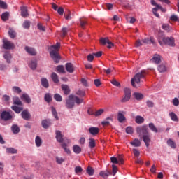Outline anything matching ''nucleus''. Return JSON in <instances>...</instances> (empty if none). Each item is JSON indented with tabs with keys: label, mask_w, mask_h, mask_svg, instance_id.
Listing matches in <instances>:
<instances>
[{
	"label": "nucleus",
	"mask_w": 179,
	"mask_h": 179,
	"mask_svg": "<svg viewBox=\"0 0 179 179\" xmlns=\"http://www.w3.org/2000/svg\"><path fill=\"white\" fill-rule=\"evenodd\" d=\"M55 134L57 142H59V143H62V142H64V135H62L61 131L56 130Z\"/></svg>",
	"instance_id": "f8f14e48"
},
{
	"label": "nucleus",
	"mask_w": 179,
	"mask_h": 179,
	"mask_svg": "<svg viewBox=\"0 0 179 179\" xmlns=\"http://www.w3.org/2000/svg\"><path fill=\"white\" fill-rule=\"evenodd\" d=\"M21 116L25 121H29L31 118V115L29 113V110H24L21 113Z\"/></svg>",
	"instance_id": "6e6552de"
},
{
	"label": "nucleus",
	"mask_w": 179,
	"mask_h": 179,
	"mask_svg": "<svg viewBox=\"0 0 179 179\" xmlns=\"http://www.w3.org/2000/svg\"><path fill=\"white\" fill-rule=\"evenodd\" d=\"M0 8L1 9H8V4L5 1L0 0Z\"/></svg>",
	"instance_id": "4d7b16f0"
},
{
	"label": "nucleus",
	"mask_w": 179,
	"mask_h": 179,
	"mask_svg": "<svg viewBox=\"0 0 179 179\" xmlns=\"http://www.w3.org/2000/svg\"><path fill=\"white\" fill-rule=\"evenodd\" d=\"M66 107L68 109H72L75 107V101H73V94H70L66 99Z\"/></svg>",
	"instance_id": "7ed1b4c3"
},
{
	"label": "nucleus",
	"mask_w": 179,
	"mask_h": 179,
	"mask_svg": "<svg viewBox=\"0 0 179 179\" xmlns=\"http://www.w3.org/2000/svg\"><path fill=\"white\" fill-rule=\"evenodd\" d=\"M103 113H104V110L99 109V110L95 112L94 115H95V117H99V115H101V114H103Z\"/></svg>",
	"instance_id": "0e129e2a"
},
{
	"label": "nucleus",
	"mask_w": 179,
	"mask_h": 179,
	"mask_svg": "<svg viewBox=\"0 0 179 179\" xmlns=\"http://www.w3.org/2000/svg\"><path fill=\"white\" fill-rule=\"evenodd\" d=\"M136 132L140 138L149 134V131H148V125L138 127L136 128Z\"/></svg>",
	"instance_id": "f03ea898"
},
{
	"label": "nucleus",
	"mask_w": 179,
	"mask_h": 179,
	"mask_svg": "<svg viewBox=\"0 0 179 179\" xmlns=\"http://www.w3.org/2000/svg\"><path fill=\"white\" fill-rule=\"evenodd\" d=\"M35 143H36V146H37V148H40V146H41V145H43V141L41 140V138H40V136H37L36 137Z\"/></svg>",
	"instance_id": "7c9ffc66"
},
{
	"label": "nucleus",
	"mask_w": 179,
	"mask_h": 179,
	"mask_svg": "<svg viewBox=\"0 0 179 179\" xmlns=\"http://www.w3.org/2000/svg\"><path fill=\"white\" fill-rule=\"evenodd\" d=\"M61 47V44L59 43H57V44L51 46V50H54L53 51H59V48Z\"/></svg>",
	"instance_id": "8fccbe9b"
},
{
	"label": "nucleus",
	"mask_w": 179,
	"mask_h": 179,
	"mask_svg": "<svg viewBox=\"0 0 179 179\" xmlns=\"http://www.w3.org/2000/svg\"><path fill=\"white\" fill-rule=\"evenodd\" d=\"M110 174L111 172L108 171H102L99 173V176H101V177H103V178L104 179L108 178V176H110Z\"/></svg>",
	"instance_id": "aec40b11"
},
{
	"label": "nucleus",
	"mask_w": 179,
	"mask_h": 179,
	"mask_svg": "<svg viewBox=\"0 0 179 179\" xmlns=\"http://www.w3.org/2000/svg\"><path fill=\"white\" fill-rule=\"evenodd\" d=\"M50 54L54 62H55V64H58L61 59V56H59V54H58V52L55 50H52L50 52Z\"/></svg>",
	"instance_id": "39448f33"
},
{
	"label": "nucleus",
	"mask_w": 179,
	"mask_h": 179,
	"mask_svg": "<svg viewBox=\"0 0 179 179\" xmlns=\"http://www.w3.org/2000/svg\"><path fill=\"white\" fill-rule=\"evenodd\" d=\"M76 94L78 96H80V97H85V96H86V92H85V91L83 90L79 89L77 91Z\"/></svg>",
	"instance_id": "3c124183"
},
{
	"label": "nucleus",
	"mask_w": 179,
	"mask_h": 179,
	"mask_svg": "<svg viewBox=\"0 0 179 179\" xmlns=\"http://www.w3.org/2000/svg\"><path fill=\"white\" fill-rule=\"evenodd\" d=\"M83 169H82V167L80 166H76L75 168V173L76 174H79L80 173H81L83 171Z\"/></svg>",
	"instance_id": "774afa93"
},
{
	"label": "nucleus",
	"mask_w": 179,
	"mask_h": 179,
	"mask_svg": "<svg viewBox=\"0 0 179 179\" xmlns=\"http://www.w3.org/2000/svg\"><path fill=\"white\" fill-rule=\"evenodd\" d=\"M25 51H27V52H28V54H29L30 55H37V52H36V49L29 47V46H26L25 47Z\"/></svg>",
	"instance_id": "4468645a"
},
{
	"label": "nucleus",
	"mask_w": 179,
	"mask_h": 179,
	"mask_svg": "<svg viewBox=\"0 0 179 179\" xmlns=\"http://www.w3.org/2000/svg\"><path fill=\"white\" fill-rule=\"evenodd\" d=\"M151 61L155 64H160L162 59L160 58V55H155L151 59Z\"/></svg>",
	"instance_id": "412c9836"
},
{
	"label": "nucleus",
	"mask_w": 179,
	"mask_h": 179,
	"mask_svg": "<svg viewBox=\"0 0 179 179\" xmlns=\"http://www.w3.org/2000/svg\"><path fill=\"white\" fill-rule=\"evenodd\" d=\"M163 43L167 45H170V47H174V45H176L174 38L173 37L163 38Z\"/></svg>",
	"instance_id": "0eeeda50"
},
{
	"label": "nucleus",
	"mask_w": 179,
	"mask_h": 179,
	"mask_svg": "<svg viewBox=\"0 0 179 179\" xmlns=\"http://www.w3.org/2000/svg\"><path fill=\"white\" fill-rule=\"evenodd\" d=\"M158 71L159 72H166V71H167V69L166 68V65L164 64H161L159 66H158Z\"/></svg>",
	"instance_id": "de8ad7c7"
},
{
	"label": "nucleus",
	"mask_w": 179,
	"mask_h": 179,
	"mask_svg": "<svg viewBox=\"0 0 179 179\" xmlns=\"http://www.w3.org/2000/svg\"><path fill=\"white\" fill-rule=\"evenodd\" d=\"M64 17L66 20H71L72 19V17L71 16V11L69 10L64 13Z\"/></svg>",
	"instance_id": "a18cd8bd"
},
{
	"label": "nucleus",
	"mask_w": 179,
	"mask_h": 179,
	"mask_svg": "<svg viewBox=\"0 0 179 179\" xmlns=\"http://www.w3.org/2000/svg\"><path fill=\"white\" fill-rule=\"evenodd\" d=\"M141 138H143V141L145 143L146 148H149L151 142L150 134H149L148 133V134H146L145 136H143V137Z\"/></svg>",
	"instance_id": "9b49d317"
},
{
	"label": "nucleus",
	"mask_w": 179,
	"mask_h": 179,
	"mask_svg": "<svg viewBox=\"0 0 179 179\" xmlns=\"http://www.w3.org/2000/svg\"><path fill=\"white\" fill-rule=\"evenodd\" d=\"M6 153H10L11 155H15L17 153V150L13 148H7L6 149Z\"/></svg>",
	"instance_id": "4c0bfd02"
},
{
	"label": "nucleus",
	"mask_w": 179,
	"mask_h": 179,
	"mask_svg": "<svg viewBox=\"0 0 179 179\" xmlns=\"http://www.w3.org/2000/svg\"><path fill=\"white\" fill-rule=\"evenodd\" d=\"M134 96L136 100L141 101V100H142V99H143V94H142L141 93L135 92L134 94Z\"/></svg>",
	"instance_id": "c03bdc74"
},
{
	"label": "nucleus",
	"mask_w": 179,
	"mask_h": 179,
	"mask_svg": "<svg viewBox=\"0 0 179 179\" xmlns=\"http://www.w3.org/2000/svg\"><path fill=\"white\" fill-rule=\"evenodd\" d=\"M41 85L45 87V89H48L50 87V84L48 83V80L45 78H42L41 80Z\"/></svg>",
	"instance_id": "6ab92c4d"
},
{
	"label": "nucleus",
	"mask_w": 179,
	"mask_h": 179,
	"mask_svg": "<svg viewBox=\"0 0 179 179\" xmlns=\"http://www.w3.org/2000/svg\"><path fill=\"white\" fill-rule=\"evenodd\" d=\"M126 132L130 135H132V134H134V129H132V127H127L126 128Z\"/></svg>",
	"instance_id": "e2e57ef3"
},
{
	"label": "nucleus",
	"mask_w": 179,
	"mask_h": 179,
	"mask_svg": "<svg viewBox=\"0 0 179 179\" xmlns=\"http://www.w3.org/2000/svg\"><path fill=\"white\" fill-rule=\"evenodd\" d=\"M3 58H5V59L7 61L8 64H10V59L12 58L10 53L6 52L3 55Z\"/></svg>",
	"instance_id": "72a5a7b5"
},
{
	"label": "nucleus",
	"mask_w": 179,
	"mask_h": 179,
	"mask_svg": "<svg viewBox=\"0 0 179 179\" xmlns=\"http://www.w3.org/2000/svg\"><path fill=\"white\" fill-rule=\"evenodd\" d=\"M147 106H148L150 108H152L154 107L155 103L152 101L148 100L146 102Z\"/></svg>",
	"instance_id": "338daca9"
},
{
	"label": "nucleus",
	"mask_w": 179,
	"mask_h": 179,
	"mask_svg": "<svg viewBox=\"0 0 179 179\" xmlns=\"http://www.w3.org/2000/svg\"><path fill=\"white\" fill-rule=\"evenodd\" d=\"M99 131H100V129H99V127L89 128V132H90V134H91V135L96 136L99 134Z\"/></svg>",
	"instance_id": "f3484780"
},
{
	"label": "nucleus",
	"mask_w": 179,
	"mask_h": 179,
	"mask_svg": "<svg viewBox=\"0 0 179 179\" xmlns=\"http://www.w3.org/2000/svg\"><path fill=\"white\" fill-rule=\"evenodd\" d=\"M131 145L135 148H139V146H141V141L136 138L132 142H131Z\"/></svg>",
	"instance_id": "ea45409f"
},
{
	"label": "nucleus",
	"mask_w": 179,
	"mask_h": 179,
	"mask_svg": "<svg viewBox=\"0 0 179 179\" xmlns=\"http://www.w3.org/2000/svg\"><path fill=\"white\" fill-rule=\"evenodd\" d=\"M52 114L56 120H59V118L58 117V113H57V110L54 107H52Z\"/></svg>",
	"instance_id": "6e6d98bb"
},
{
	"label": "nucleus",
	"mask_w": 179,
	"mask_h": 179,
	"mask_svg": "<svg viewBox=\"0 0 179 179\" xmlns=\"http://www.w3.org/2000/svg\"><path fill=\"white\" fill-rule=\"evenodd\" d=\"M167 145L168 146H170L172 149H176L177 148V145H176V143L171 140V138L168 139L167 141Z\"/></svg>",
	"instance_id": "c85d7f7f"
},
{
	"label": "nucleus",
	"mask_w": 179,
	"mask_h": 179,
	"mask_svg": "<svg viewBox=\"0 0 179 179\" xmlns=\"http://www.w3.org/2000/svg\"><path fill=\"white\" fill-rule=\"evenodd\" d=\"M62 90H63L64 94L68 95L71 93V90L69 87L66 85H62Z\"/></svg>",
	"instance_id": "4be33fe9"
},
{
	"label": "nucleus",
	"mask_w": 179,
	"mask_h": 179,
	"mask_svg": "<svg viewBox=\"0 0 179 179\" xmlns=\"http://www.w3.org/2000/svg\"><path fill=\"white\" fill-rule=\"evenodd\" d=\"M110 83H112V85H113V86H116L117 87H120L121 86V84H120V82L117 81L115 78L112 79Z\"/></svg>",
	"instance_id": "5fc2aeb1"
},
{
	"label": "nucleus",
	"mask_w": 179,
	"mask_h": 179,
	"mask_svg": "<svg viewBox=\"0 0 179 179\" xmlns=\"http://www.w3.org/2000/svg\"><path fill=\"white\" fill-rule=\"evenodd\" d=\"M110 121H111L113 122V117H107L104 121H103L101 122V124L103 126V127H106V126H108V125H110Z\"/></svg>",
	"instance_id": "2f4dec72"
},
{
	"label": "nucleus",
	"mask_w": 179,
	"mask_h": 179,
	"mask_svg": "<svg viewBox=\"0 0 179 179\" xmlns=\"http://www.w3.org/2000/svg\"><path fill=\"white\" fill-rule=\"evenodd\" d=\"M21 100L27 103V104H30L31 103V99L27 94H23L21 96Z\"/></svg>",
	"instance_id": "ddd939ff"
},
{
	"label": "nucleus",
	"mask_w": 179,
	"mask_h": 179,
	"mask_svg": "<svg viewBox=\"0 0 179 179\" xmlns=\"http://www.w3.org/2000/svg\"><path fill=\"white\" fill-rule=\"evenodd\" d=\"M44 100L46 103H51L52 101V96H51V94L46 93L44 96Z\"/></svg>",
	"instance_id": "cd10ccee"
},
{
	"label": "nucleus",
	"mask_w": 179,
	"mask_h": 179,
	"mask_svg": "<svg viewBox=\"0 0 179 179\" xmlns=\"http://www.w3.org/2000/svg\"><path fill=\"white\" fill-rule=\"evenodd\" d=\"M11 131L13 134H19L20 132V128L17 124H13L11 127Z\"/></svg>",
	"instance_id": "b1692460"
},
{
	"label": "nucleus",
	"mask_w": 179,
	"mask_h": 179,
	"mask_svg": "<svg viewBox=\"0 0 179 179\" xmlns=\"http://www.w3.org/2000/svg\"><path fill=\"white\" fill-rule=\"evenodd\" d=\"M23 27L24 29H29L30 27V22L29 21H24V22L23 23Z\"/></svg>",
	"instance_id": "69168bd1"
},
{
	"label": "nucleus",
	"mask_w": 179,
	"mask_h": 179,
	"mask_svg": "<svg viewBox=\"0 0 179 179\" xmlns=\"http://www.w3.org/2000/svg\"><path fill=\"white\" fill-rule=\"evenodd\" d=\"M54 99L56 101H59V102L62 101V96H61L59 94H55Z\"/></svg>",
	"instance_id": "864d4df0"
},
{
	"label": "nucleus",
	"mask_w": 179,
	"mask_h": 179,
	"mask_svg": "<svg viewBox=\"0 0 179 179\" xmlns=\"http://www.w3.org/2000/svg\"><path fill=\"white\" fill-rule=\"evenodd\" d=\"M73 101H75V103L78 106H79V104H82V103H83V99H80L78 96H76L75 95H73Z\"/></svg>",
	"instance_id": "c756f323"
},
{
	"label": "nucleus",
	"mask_w": 179,
	"mask_h": 179,
	"mask_svg": "<svg viewBox=\"0 0 179 179\" xmlns=\"http://www.w3.org/2000/svg\"><path fill=\"white\" fill-rule=\"evenodd\" d=\"M118 164H124V157L122 155H118L117 157Z\"/></svg>",
	"instance_id": "680f3d73"
},
{
	"label": "nucleus",
	"mask_w": 179,
	"mask_h": 179,
	"mask_svg": "<svg viewBox=\"0 0 179 179\" xmlns=\"http://www.w3.org/2000/svg\"><path fill=\"white\" fill-rule=\"evenodd\" d=\"M41 125L43 128L48 129V128H50V126L51 125V122H50L49 120H42Z\"/></svg>",
	"instance_id": "a211bd4d"
},
{
	"label": "nucleus",
	"mask_w": 179,
	"mask_h": 179,
	"mask_svg": "<svg viewBox=\"0 0 179 179\" xmlns=\"http://www.w3.org/2000/svg\"><path fill=\"white\" fill-rule=\"evenodd\" d=\"M56 162L57 164H62L65 162V159L59 157H56Z\"/></svg>",
	"instance_id": "13d9d810"
},
{
	"label": "nucleus",
	"mask_w": 179,
	"mask_h": 179,
	"mask_svg": "<svg viewBox=\"0 0 179 179\" xmlns=\"http://www.w3.org/2000/svg\"><path fill=\"white\" fill-rule=\"evenodd\" d=\"M89 146L90 149H93V148H96V140L93 138H90Z\"/></svg>",
	"instance_id": "c9c22d12"
},
{
	"label": "nucleus",
	"mask_w": 179,
	"mask_h": 179,
	"mask_svg": "<svg viewBox=\"0 0 179 179\" xmlns=\"http://www.w3.org/2000/svg\"><path fill=\"white\" fill-rule=\"evenodd\" d=\"M21 16H22V17H27V16H29L27 8L24 6L21 7Z\"/></svg>",
	"instance_id": "5701e85b"
},
{
	"label": "nucleus",
	"mask_w": 179,
	"mask_h": 179,
	"mask_svg": "<svg viewBox=\"0 0 179 179\" xmlns=\"http://www.w3.org/2000/svg\"><path fill=\"white\" fill-rule=\"evenodd\" d=\"M1 19L3 22H6L8 19H9V13L8 12H5L1 15Z\"/></svg>",
	"instance_id": "603ef678"
},
{
	"label": "nucleus",
	"mask_w": 179,
	"mask_h": 179,
	"mask_svg": "<svg viewBox=\"0 0 179 179\" xmlns=\"http://www.w3.org/2000/svg\"><path fill=\"white\" fill-rule=\"evenodd\" d=\"M73 150L74 153H76V155H79V153L82 152V148L79 145H75L73 146Z\"/></svg>",
	"instance_id": "473e14b6"
},
{
	"label": "nucleus",
	"mask_w": 179,
	"mask_h": 179,
	"mask_svg": "<svg viewBox=\"0 0 179 179\" xmlns=\"http://www.w3.org/2000/svg\"><path fill=\"white\" fill-rule=\"evenodd\" d=\"M144 122H145V119L142 117V116L138 115L136 117V124H143Z\"/></svg>",
	"instance_id": "79ce46f5"
},
{
	"label": "nucleus",
	"mask_w": 179,
	"mask_h": 179,
	"mask_svg": "<svg viewBox=\"0 0 179 179\" xmlns=\"http://www.w3.org/2000/svg\"><path fill=\"white\" fill-rule=\"evenodd\" d=\"M12 110H13V111H15V113H17V114L20 113V112L23 111V107H18L16 106H13L11 107Z\"/></svg>",
	"instance_id": "f704fd0d"
},
{
	"label": "nucleus",
	"mask_w": 179,
	"mask_h": 179,
	"mask_svg": "<svg viewBox=\"0 0 179 179\" xmlns=\"http://www.w3.org/2000/svg\"><path fill=\"white\" fill-rule=\"evenodd\" d=\"M51 78L54 83H58L59 82V79H58V75L56 73H52L51 75Z\"/></svg>",
	"instance_id": "58836bf2"
},
{
	"label": "nucleus",
	"mask_w": 179,
	"mask_h": 179,
	"mask_svg": "<svg viewBox=\"0 0 179 179\" xmlns=\"http://www.w3.org/2000/svg\"><path fill=\"white\" fill-rule=\"evenodd\" d=\"M146 75H148L146 70H142L141 72L137 73L134 76V78L131 79V85L133 87H136V85H135V83L139 85V83H141V79H143Z\"/></svg>",
	"instance_id": "f257e3e1"
},
{
	"label": "nucleus",
	"mask_w": 179,
	"mask_h": 179,
	"mask_svg": "<svg viewBox=\"0 0 179 179\" xmlns=\"http://www.w3.org/2000/svg\"><path fill=\"white\" fill-rule=\"evenodd\" d=\"M28 65L29 68L32 69V71L37 69V60L36 59L31 60Z\"/></svg>",
	"instance_id": "dca6fc26"
},
{
	"label": "nucleus",
	"mask_w": 179,
	"mask_h": 179,
	"mask_svg": "<svg viewBox=\"0 0 179 179\" xmlns=\"http://www.w3.org/2000/svg\"><path fill=\"white\" fill-rule=\"evenodd\" d=\"M78 24H80L81 29H85V27L87 24V20H84L83 18H80Z\"/></svg>",
	"instance_id": "bb28decb"
},
{
	"label": "nucleus",
	"mask_w": 179,
	"mask_h": 179,
	"mask_svg": "<svg viewBox=\"0 0 179 179\" xmlns=\"http://www.w3.org/2000/svg\"><path fill=\"white\" fill-rule=\"evenodd\" d=\"M125 120H127V118H125L124 114H122V112H119L117 114V121H119V122H124Z\"/></svg>",
	"instance_id": "a878e982"
},
{
	"label": "nucleus",
	"mask_w": 179,
	"mask_h": 179,
	"mask_svg": "<svg viewBox=\"0 0 179 179\" xmlns=\"http://www.w3.org/2000/svg\"><path fill=\"white\" fill-rule=\"evenodd\" d=\"M0 118L2 121H10V120L13 118V116L10 113L4 110L0 113Z\"/></svg>",
	"instance_id": "20e7f679"
},
{
	"label": "nucleus",
	"mask_w": 179,
	"mask_h": 179,
	"mask_svg": "<svg viewBox=\"0 0 179 179\" xmlns=\"http://www.w3.org/2000/svg\"><path fill=\"white\" fill-rule=\"evenodd\" d=\"M169 115H170L172 121H175L176 122H178V117H177V115H176V113H174V112L169 113Z\"/></svg>",
	"instance_id": "49530a36"
},
{
	"label": "nucleus",
	"mask_w": 179,
	"mask_h": 179,
	"mask_svg": "<svg viewBox=\"0 0 179 179\" xmlns=\"http://www.w3.org/2000/svg\"><path fill=\"white\" fill-rule=\"evenodd\" d=\"M86 171L90 176H93V174H94V169L92 166H88Z\"/></svg>",
	"instance_id": "09e8293b"
},
{
	"label": "nucleus",
	"mask_w": 179,
	"mask_h": 179,
	"mask_svg": "<svg viewBox=\"0 0 179 179\" xmlns=\"http://www.w3.org/2000/svg\"><path fill=\"white\" fill-rule=\"evenodd\" d=\"M3 47L5 50H12L15 45L8 40H4Z\"/></svg>",
	"instance_id": "1a4fd4ad"
},
{
	"label": "nucleus",
	"mask_w": 179,
	"mask_h": 179,
	"mask_svg": "<svg viewBox=\"0 0 179 179\" xmlns=\"http://www.w3.org/2000/svg\"><path fill=\"white\" fill-rule=\"evenodd\" d=\"M131 89L124 88V96L122 99V103H127L131 99Z\"/></svg>",
	"instance_id": "423d86ee"
},
{
	"label": "nucleus",
	"mask_w": 179,
	"mask_h": 179,
	"mask_svg": "<svg viewBox=\"0 0 179 179\" xmlns=\"http://www.w3.org/2000/svg\"><path fill=\"white\" fill-rule=\"evenodd\" d=\"M148 128H150L152 132H155V134L160 132V129H158L157 127H156V126L155 125V124L152 122L148 124Z\"/></svg>",
	"instance_id": "2eb2a0df"
},
{
	"label": "nucleus",
	"mask_w": 179,
	"mask_h": 179,
	"mask_svg": "<svg viewBox=\"0 0 179 179\" xmlns=\"http://www.w3.org/2000/svg\"><path fill=\"white\" fill-rule=\"evenodd\" d=\"M100 43L102 45H106V44H110V40L108 38H101Z\"/></svg>",
	"instance_id": "a19ab883"
},
{
	"label": "nucleus",
	"mask_w": 179,
	"mask_h": 179,
	"mask_svg": "<svg viewBox=\"0 0 179 179\" xmlns=\"http://www.w3.org/2000/svg\"><path fill=\"white\" fill-rule=\"evenodd\" d=\"M13 104H15L16 106H23V103H22V101H20V99L17 96H14L13 98Z\"/></svg>",
	"instance_id": "393cba45"
},
{
	"label": "nucleus",
	"mask_w": 179,
	"mask_h": 179,
	"mask_svg": "<svg viewBox=\"0 0 179 179\" xmlns=\"http://www.w3.org/2000/svg\"><path fill=\"white\" fill-rule=\"evenodd\" d=\"M62 147L64 149V152L67 153V155H71V150L68 148V145H66V143H62Z\"/></svg>",
	"instance_id": "37998d69"
},
{
	"label": "nucleus",
	"mask_w": 179,
	"mask_h": 179,
	"mask_svg": "<svg viewBox=\"0 0 179 179\" xmlns=\"http://www.w3.org/2000/svg\"><path fill=\"white\" fill-rule=\"evenodd\" d=\"M65 68L69 73H73V72H75V67L73 66V64H72V63L71 62L66 63L65 64Z\"/></svg>",
	"instance_id": "9d476101"
},
{
	"label": "nucleus",
	"mask_w": 179,
	"mask_h": 179,
	"mask_svg": "<svg viewBox=\"0 0 179 179\" xmlns=\"http://www.w3.org/2000/svg\"><path fill=\"white\" fill-rule=\"evenodd\" d=\"M56 69L59 73H66L65 67H64V65L57 66Z\"/></svg>",
	"instance_id": "e433bc0d"
},
{
	"label": "nucleus",
	"mask_w": 179,
	"mask_h": 179,
	"mask_svg": "<svg viewBox=\"0 0 179 179\" xmlns=\"http://www.w3.org/2000/svg\"><path fill=\"white\" fill-rule=\"evenodd\" d=\"M13 92H14V93H22V89H20V87H16V86H14L13 87Z\"/></svg>",
	"instance_id": "052dcab7"
},
{
	"label": "nucleus",
	"mask_w": 179,
	"mask_h": 179,
	"mask_svg": "<svg viewBox=\"0 0 179 179\" xmlns=\"http://www.w3.org/2000/svg\"><path fill=\"white\" fill-rule=\"evenodd\" d=\"M8 34H9L10 38H15V37H16V32H15V31H13L12 29H9Z\"/></svg>",
	"instance_id": "bf43d9fd"
}]
</instances>
